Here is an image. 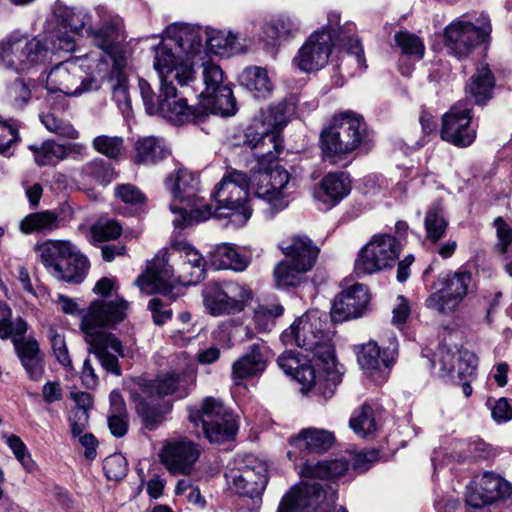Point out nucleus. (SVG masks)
Instances as JSON below:
<instances>
[{"label":"nucleus","instance_id":"59","mask_svg":"<svg viewBox=\"0 0 512 512\" xmlns=\"http://www.w3.org/2000/svg\"><path fill=\"white\" fill-rule=\"evenodd\" d=\"M202 74L205 89L200 94L201 98L217 92L222 87H229L228 85L223 84L224 74L222 69L214 63H203Z\"/></svg>","mask_w":512,"mask_h":512},{"label":"nucleus","instance_id":"20","mask_svg":"<svg viewBox=\"0 0 512 512\" xmlns=\"http://www.w3.org/2000/svg\"><path fill=\"white\" fill-rule=\"evenodd\" d=\"M369 300L368 289L365 285L359 283L352 285L335 298L331 309L332 321L344 322L361 317Z\"/></svg>","mask_w":512,"mask_h":512},{"label":"nucleus","instance_id":"14","mask_svg":"<svg viewBox=\"0 0 512 512\" xmlns=\"http://www.w3.org/2000/svg\"><path fill=\"white\" fill-rule=\"evenodd\" d=\"M402 250L401 243L390 234H377L358 252L354 272L358 277L393 267Z\"/></svg>","mask_w":512,"mask_h":512},{"label":"nucleus","instance_id":"44","mask_svg":"<svg viewBox=\"0 0 512 512\" xmlns=\"http://www.w3.org/2000/svg\"><path fill=\"white\" fill-rule=\"evenodd\" d=\"M212 264L216 269L243 271L248 262L232 245L222 244L217 246L212 253Z\"/></svg>","mask_w":512,"mask_h":512},{"label":"nucleus","instance_id":"47","mask_svg":"<svg viewBox=\"0 0 512 512\" xmlns=\"http://www.w3.org/2000/svg\"><path fill=\"white\" fill-rule=\"evenodd\" d=\"M28 149L33 153L34 162L40 167L56 166L62 161L61 144L54 140H45L40 144H30Z\"/></svg>","mask_w":512,"mask_h":512},{"label":"nucleus","instance_id":"5","mask_svg":"<svg viewBox=\"0 0 512 512\" xmlns=\"http://www.w3.org/2000/svg\"><path fill=\"white\" fill-rule=\"evenodd\" d=\"M371 141L367 125L361 115L346 111L332 117L320 134L323 158L332 164Z\"/></svg>","mask_w":512,"mask_h":512},{"label":"nucleus","instance_id":"24","mask_svg":"<svg viewBox=\"0 0 512 512\" xmlns=\"http://www.w3.org/2000/svg\"><path fill=\"white\" fill-rule=\"evenodd\" d=\"M327 19L328 23L326 27L321 30L331 33L334 41H336V45L346 49L348 62H354L360 70H364L367 67L364 51L359 40L348 35V32L351 31L350 27H347V31L342 27H338L336 31L335 27H337L340 22V14L337 12H329Z\"/></svg>","mask_w":512,"mask_h":512},{"label":"nucleus","instance_id":"19","mask_svg":"<svg viewBox=\"0 0 512 512\" xmlns=\"http://www.w3.org/2000/svg\"><path fill=\"white\" fill-rule=\"evenodd\" d=\"M470 109L453 106L442 118L441 138L457 147H468L476 133L470 127Z\"/></svg>","mask_w":512,"mask_h":512},{"label":"nucleus","instance_id":"7","mask_svg":"<svg viewBox=\"0 0 512 512\" xmlns=\"http://www.w3.org/2000/svg\"><path fill=\"white\" fill-rule=\"evenodd\" d=\"M277 365L286 375L291 376L301 385L303 393L322 397L324 400L333 396L342 380L337 370H330L328 367L325 374H316L311 360L293 350L280 354Z\"/></svg>","mask_w":512,"mask_h":512},{"label":"nucleus","instance_id":"37","mask_svg":"<svg viewBox=\"0 0 512 512\" xmlns=\"http://www.w3.org/2000/svg\"><path fill=\"white\" fill-rule=\"evenodd\" d=\"M240 83L255 97L265 98L272 93L273 84L267 70L262 67H247L240 75Z\"/></svg>","mask_w":512,"mask_h":512},{"label":"nucleus","instance_id":"30","mask_svg":"<svg viewBox=\"0 0 512 512\" xmlns=\"http://www.w3.org/2000/svg\"><path fill=\"white\" fill-rule=\"evenodd\" d=\"M71 249H73V243L65 240H49L39 246L40 261L54 278L61 275V268L65 259L69 257Z\"/></svg>","mask_w":512,"mask_h":512},{"label":"nucleus","instance_id":"60","mask_svg":"<svg viewBox=\"0 0 512 512\" xmlns=\"http://www.w3.org/2000/svg\"><path fill=\"white\" fill-rule=\"evenodd\" d=\"M40 119L48 131L55 133L60 137L73 140L79 138V132L74 128V126L68 121L58 118L54 113L43 114L40 116Z\"/></svg>","mask_w":512,"mask_h":512},{"label":"nucleus","instance_id":"16","mask_svg":"<svg viewBox=\"0 0 512 512\" xmlns=\"http://www.w3.org/2000/svg\"><path fill=\"white\" fill-rule=\"evenodd\" d=\"M79 62V59H68L55 65L47 76V90L52 93L61 92L67 96H78L84 92L98 90V81L94 77H84Z\"/></svg>","mask_w":512,"mask_h":512},{"label":"nucleus","instance_id":"63","mask_svg":"<svg viewBox=\"0 0 512 512\" xmlns=\"http://www.w3.org/2000/svg\"><path fill=\"white\" fill-rule=\"evenodd\" d=\"M5 438L6 444L23 468L28 472H32L36 468V463L28 452L25 443L16 435L5 436Z\"/></svg>","mask_w":512,"mask_h":512},{"label":"nucleus","instance_id":"23","mask_svg":"<svg viewBox=\"0 0 512 512\" xmlns=\"http://www.w3.org/2000/svg\"><path fill=\"white\" fill-rule=\"evenodd\" d=\"M277 124L276 120L270 122L261 132L255 131L252 126L246 130L244 146L251 150L258 165L274 162L283 148L279 136L269 133V128Z\"/></svg>","mask_w":512,"mask_h":512},{"label":"nucleus","instance_id":"4","mask_svg":"<svg viewBox=\"0 0 512 512\" xmlns=\"http://www.w3.org/2000/svg\"><path fill=\"white\" fill-rule=\"evenodd\" d=\"M349 468L345 459L305 463L300 471L303 481L281 499L277 512H314L326 499L324 488L316 479H336Z\"/></svg>","mask_w":512,"mask_h":512},{"label":"nucleus","instance_id":"26","mask_svg":"<svg viewBox=\"0 0 512 512\" xmlns=\"http://www.w3.org/2000/svg\"><path fill=\"white\" fill-rule=\"evenodd\" d=\"M88 34L94 45L113 59V65H115L116 60L125 63L124 57L120 55V44L125 39L120 21L111 20L106 22L97 30L90 29Z\"/></svg>","mask_w":512,"mask_h":512},{"label":"nucleus","instance_id":"10","mask_svg":"<svg viewBox=\"0 0 512 512\" xmlns=\"http://www.w3.org/2000/svg\"><path fill=\"white\" fill-rule=\"evenodd\" d=\"M176 272L177 275L164 259L157 260L148 265L146 273L137 278L136 284L147 294L167 295L177 283L184 286L199 283L206 271L195 266L179 265Z\"/></svg>","mask_w":512,"mask_h":512},{"label":"nucleus","instance_id":"53","mask_svg":"<svg viewBox=\"0 0 512 512\" xmlns=\"http://www.w3.org/2000/svg\"><path fill=\"white\" fill-rule=\"evenodd\" d=\"M309 270L300 267L298 264H293L288 259L279 262L274 268V278L277 286H296L302 274Z\"/></svg>","mask_w":512,"mask_h":512},{"label":"nucleus","instance_id":"21","mask_svg":"<svg viewBox=\"0 0 512 512\" xmlns=\"http://www.w3.org/2000/svg\"><path fill=\"white\" fill-rule=\"evenodd\" d=\"M199 455V446L182 438L169 442L162 450L161 459L171 473L189 474Z\"/></svg>","mask_w":512,"mask_h":512},{"label":"nucleus","instance_id":"15","mask_svg":"<svg viewBox=\"0 0 512 512\" xmlns=\"http://www.w3.org/2000/svg\"><path fill=\"white\" fill-rule=\"evenodd\" d=\"M492 27L487 14L481 13L477 24L457 20L449 24L444 31L445 45L455 56H468L480 43L490 37Z\"/></svg>","mask_w":512,"mask_h":512},{"label":"nucleus","instance_id":"9","mask_svg":"<svg viewBox=\"0 0 512 512\" xmlns=\"http://www.w3.org/2000/svg\"><path fill=\"white\" fill-rule=\"evenodd\" d=\"M471 282L472 274L464 267L439 275L425 307L442 316L455 313L469 293Z\"/></svg>","mask_w":512,"mask_h":512},{"label":"nucleus","instance_id":"28","mask_svg":"<svg viewBox=\"0 0 512 512\" xmlns=\"http://www.w3.org/2000/svg\"><path fill=\"white\" fill-rule=\"evenodd\" d=\"M397 343L391 342L383 350L376 342L364 344L358 352L357 360L362 369L369 372L380 370L381 367L389 368L397 355Z\"/></svg>","mask_w":512,"mask_h":512},{"label":"nucleus","instance_id":"8","mask_svg":"<svg viewBox=\"0 0 512 512\" xmlns=\"http://www.w3.org/2000/svg\"><path fill=\"white\" fill-rule=\"evenodd\" d=\"M189 420L195 427L201 426L203 435L210 442L230 440L238 430L234 414L211 396L205 397L199 406L189 409Z\"/></svg>","mask_w":512,"mask_h":512},{"label":"nucleus","instance_id":"29","mask_svg":"<svg viewBox=\"0 0 512 512\" xmlns=\"http://www.w3.org/2000/svg\"><path fill=\"white\" fill-rule=\"evenodd\" d=\"M290 445L301 451L323 453L329 450L334 442L333 432L314 427L302 429L299 434L290 438Z\"/></svg>","mask_w":512,"mask_h":512},{"label":"nucleus","instance_id":"48","mask_svg":"<svg viewBox=\"0 0 512 512\" xmlns=\"http://www.w3.org/2000/svg\"><path fill=\"white\" fill-rule=\"evenodd\" d=\"M200 30V35L202 36V41L204 40L209 46L210 50L215 54H225L226 52H237L239 48L237 47L238 37L232 33H224L220 30H211L203 32L199 27H196Z\"/></svg>","mask_w":512,"mask_h":512},{"label":"nucleus","instance_id":"17","mask_svg":"<svg viewBox=\"0 0 512 512\" xmlns=\"http://www.w3.org/2000/svg\"><path fill=\"white\" fill-rule=\"evenodd\" d=\"M238 494L247 496L258 504L268 483V466L254 455H246L237 469L226 474Z\"/></svg>","mask_w":512,"mask_h":512},{"label":"nucleus","instance_id":"64","mask_svg":"<svg viewBox=\"0 0 512 512\" xmlns=\"http://www.w3.org/2000/svg\"><path fill=\"white\" fill-rule=\"evenodd\" d=\"M32 89L30 83L16 79L7 88V96L12 105L23 108L31 99Z\"/></svg>","mask_w":512,"mask_h":512},{"label":"nucleus","instance_id":"3","mask_svg":"<svg viewBox=\"0 0 512 512\" xmlns=\"http://www.w3.org/2000/svg\"><path fill=\"white\" fill-rule=\"evenodd\" d=\"M166 37L155 47L154 69L160 81L181 87L195 81V71L188 58L202 48L200 30L187 24L170 25L165 30Z\"/></svg>","mask_w":512,"mask_h":512},{"label":"nucleus","instance_id":"25","mask_svg":"<svg viewBox=\"0 0 512 512\" xmlns=\"http://www.w3.org/2000/svg\"><path fill=\"white\" fill-rule=\"evenodd\" d=\"M279 248L293 264L311 270L319 255V248L307 236L295 235L283 240Z\"/></svg>","mask_w":512,"mask_h":512},{"label":"nucleus","instance_id":"57","mask_svg":"<svg viewBox=\"0 0 512 512\" xmlns=\"http://www.w3.org/2000/svg\"><path fill=\"white\" fill-rule=\"evenodd\" d=\"M23 35L20 31H13L0 40V65L13 70L14 57L19 50Z\"/></svg>","mask_w":512,"mask_h":512},{"label":"nucleus","instance_id":"45","mask_svg":"<svg viewBox=\"0 0 512 512\" xmlns=\"http://www.w3.org/2000/svg\"><path fill=\"white\" fill-rule=\"evenodd\" d=\"M131 399L144 426L149 430L156 429L163 421V411L158 406L151 405L148 402L149 398L141 392L132 391Z\"/></svg>","mask_w":512,"mask_h":512},{"label":"nucleus","instance_id":"11","mask_svg":"<svg viewBox=\"0 0 512 512\" xmlns=\"http://www.w3.org/2000/svg\"><path fill=\"white\" fill-rule=\"evenodd\" d=\"M139 90L147 113L160 114L167 119L190 121L196 117V109L188 105L185 97H178L176 87L171 82L160 81L157 95L149 82L139 79Z\"/></svg>","mask_w":512,"mask_h":512},{"label":"nucleus","instance_id":"36","mask_svg":"<svg viewBox=\"0 0 512 512\" xmlns=\"http://www.w3.org/2000/svg\"><path fill=\"white\" fill-rule=\"evenodd\" d=\"M201 103L206 111L223 117L232 116L237 111L236 99L230 87H222L201 98Z\"/></svg>","mask_w":512,"mask_h":512},{"label":"nucleus","instance_id":"46","mask_svg":"<svg viewBox=\"0 0 512 512\" xmlns=\"http://www.w3.org/2000/svg\"><path fill=\"white\" fill-rule=\"evenodd\" d=\"M477 486L485 493L491 503L511 494L512 488L502 477L492 472H485L477 480Z\"/></svg>","mask_w":512,"mask_h":512},{"label":"nucleus","instance_id":"52","mask_svg":"<svg viewBox=\"0 0 512 512\" xmlns=\"http://www.w3.org/2000/svg\"><path fill=\"white\" fill-rule=\"evenodd\" d=\"M424 224L428 239L436 242L442 238L448 223L444 217L443 207L440 203H433L429 206Z\"/></svg>","mask_w":512,"mask_h":512},{"label":"nucleus","instance_id":"2","mask_svg":"<svg viewBox=\"0 0 512 512\" xmlns=\"http://www.w3.org/2000/svg\"><path fill=\"white\" fill-rule=\"evenodd\" d=\"M128 303L124 299L106 301L96 299L82 315L80 328L89 345L88 352L94 354L103 370L116 376L121 375L119 358L124 356L121 341L104 328H112L123 321Z\"/></svg>","mask_w":512,"mask_h":512},{"label":"nucleus","instance_id":"33","mask_svg":"<svg viewBox=\"0 0 512 512\" xmlns=\"http://www.w3.org/2000/svg\"><path fill=\"white\" fill-rule=\"evenodd\" d=\"M495 86L494 76L487 64H480L470 82L466 85V92L477 105L486 104L491 98Z\"/></svg>","mask_w":512,"mask_h":512},{"label":"nucleus","instance_id":"22","mask_svg":"<svg viewBox=\"0 0 512 512\" xmlns=\"http://www.w3.org/2000/svg\"><path fill=\"white\" fill-rule=\"evenodd\" d=\"M270 358L271 350L263 341L253 343L241 357L234 361L233 380L239 384L241 380L261 375L266 370Z\"/></svg>","mask_w":512,"mask_h":512},{"label":"nucleus","instance_id":"62","mask_svg":"<svg viewBox=\"0 0 512 512\" xmlns=\"http://www.w3.org/2000/svg\"><path fill=\"white\" fill-rule=\"evenodd\" d=\"M47 337L50 340L53 353L57 361L68 370H72V360L66 346L65 338L57 330L50 326L47 330Z\"/></svg>","mask_w":512,"mask_h":512},{"label":"nucleus","instance_id":"39","mask_svg":"<svg viewBox=\"0 0 512 512\" xmlns=\"http://www.w3.org/2000/svg\"><path fill=\"white\" fill-rule=\"evenodd\" d=\"M69 257L64 261L60 274L57 280L65 282L80 283L85 278L88 269L89 261L86 256L80 253V250L73 244Z\"/></svg>","mask_w":512,"mask_h":512},{"label":"nucleus","instance_id":"54","mask_svg":"<svg viewBox=\"0 0 512 512\" xmlns=\"http://www.w3.org/2000/svg\"><path fill=\"white\" fill-rule=\"evenodd\" d=\"M122 233V226L116 220H99L90 227L91 243L98 245L117 239Z\"/></svg>","mask_w":512,"mask_h":512},{"label":"nucleus","instance_id":"42","mask_svg":"<svg viewBox=\"0 0 512 512\" xmlns=\"http://www.w3.org/2000/svg\"><path fill=\"white\" fill-rule=\"evenodd\" d=\"M108 427L115 437H123L128 430V420L125 402L117 391L110 393V412L108 416Z\"/></svg>","mask_w":512,"mask_h":512},{"label":"nucleus","instance_id":"49","mask_svg":"<svg viewBox=\"0 0 512 512\" xmlns=\"http://www.w3.org/2000/svg\"><path fill=\"white\" fill-rule=\"evenodd\" d=\"M58 227V216L51 211L32 213L26 216L20 224L22 232L26 234L42 231H51Z\"/></svg>","mask_w":512,"mask_h":512},{"label":"nucleus","instance_id":"1","mask_svg":"<svg viewBox=\"0 0 512 512\" xmlns=\"http://www.w3.org/2000/svg\"><path fill=\"white\" fill-rule=\"evenodd\" d=\"M212 198L216 202L214 210L206 204L187 212L185 208L171 204V212L179 214V217L173 220L175 227L185 228L214 216L219 219L227 218L228 225L240 228L250 219L252 210L249 199V179L246 173L236 169L229 170L216 185Z\"/></svg>","mask_w":512,"mask_h":512},{"label":"nucleus","instance_id":"55","mask_svg":"<svg viewBox=\"0 0 512 512\" xmlns=\"http://www.w3.org/2000/svg\"><path fill=\"white\" fill-rule=\"evenodd\" d=\"M77 33L70 32V29H64L59 21H56L55 28L44 34L49 45L51 46V52L54 51H65L72 52L75 49L76 43L74 36Z\"/></svg>","mask_w":512,"mask_h":512},{"label":"nucleus","instance_id":"38","mask_svg":"<svg viewBox=\"0 0 512 512\" xmlns=\"http://www.w3.org/2000/svg\"><path fill=\"white\" fill-rule=\"evenodd\" d=\"M163 143L155 137H143L135 143L134 160L137 164L153 165L168 155Z\"/></svg>","mask_w":512,"mask_h":512},{"label":"nucleus","instance_id":"43","mask_svg":"<svg viewBox=\"0 0 512 512\" xmlns=\"http://www.w3.org/2000/svg\"><path fill=\"white\" fill-rule=\"evenodd\" d=\"M301 29L299 20L290 15H280L264 28L267 37L273 40H287L295 37Z\"/></svg>","mask_w":512,"mask_h":512},{"label":"nucleus","instance_id":"31","mask_svg":"<svg viewBox=\"0 0 512 512\" xmlns=\"http://www.w3.org/2000/svg\"><path fill=\"white\" fill-rule=\"evenodd\" d=\"M266 178H269V176L265 169L259 167L254 179L255 195L268 203L273 215L284 210L288 206L289 200L285 192L274 188L271 181Z\"/></svg>","mask_w":512,"mask_h":512},{"label":"nucleus","instance_id":"13","mask_svg":"<svg viewBox=\"0 0 512 512\" xmlns=\"http://www.w3.org/2000/svg\"><path fill=\"white\" fill-rule=\"evenodd\" d=\"M201 295L205 310L215 317L240 313L252 299L249 287L234 281L208 282Z\"/></svg>","mask_w":512,"mask_h":512},{"label":"nucleus","instance_id":"51","mask_svg":"<svg viewBox=\"0 0 512 512\" xmlns=\"http://www.w3.org/2000/svg\"><path fill=\"white\" fill-rule=\"evenodd\" d=\"M51 55V46L44 35H38L31 39L26 36L28 69L36 65L44 64L50 59Z\"/></svg>","mask_w":512,"mask_h":512},{"label":"nucleus","instance_id":"56","mask_svg":"<svg viewBox=\"0 0 512 512\" xmlns=\"http://www.w3.org/2000/svg\"><path fill=\"white\" fill-rule=\"evenodd\" d=\"M92 148L111 160H118L124 149V140L119 136L99 135L91 142Z\"/></svg>","mask_w":512,"mask_h":512},{"label":"nucleus","instance_id":"40","mask_svg":"<svg viewBox=\"0 0 512 512\" xmlns=\"http://www.w3.org/2000/svg\"><path fill=\"white\" fill-rule=\"evenodd\" d=\"M198 190V177L193 172L179 169L171 188L174 198L180 202L186 201L189 205H193L197 201Z\"/></svg>","mask_w":512,"mask_h":512},{"label":"nucleus","instance_id":"50","mask_svg":"<svg viewBox=\"0 0 512 512\" xmlns=\"http://www.w3.org/2000/svg\"><path fill=\"white\" fill-rule=\"evenodd\" d=\"M349 425L355 434L362 438L375 432L377 426L373 408L367 403L363 404L352 414Z\"/></svg>","mask_w":512,"mask_h":512},{"label":"nucleus","instance_id":"12","mask_svg":"<svg viewBox=\"0 0 512 512\" xmlns=\"http://www.w3.org/2000/svg\"><path fill=\"white\" fill-rule=\"evenodd\" d=\"M139 90L147 113L160 114L167 119L190 121L196 117V109L188 105L185 97H178L176 87L171 82L160 81L157 95L149 82L139 79Z\"/></svg>","mask_w":512,"mask_h":512},{"label":"nucleus","instance_id":"6","mask_svg":"<svg viewBox=\"0 0 512 512\" xmlns=\"http://www.w3.org/2000/svg\"><path fill=\"white\" fill-rule=\"evenodd\" d=\"M326 321L321 319L319 312L309 311L297 318L291 326L281 334L285 345H297L314 356L325 365H334L335 354L330 332L325 329Z\"/></svg>","mask_w":512,"mask_h":512},{"label":"nucleus","instance_id":"32","mask_svg":"<svg viewBox=\"0 0 512 512\" xmlns=\"http://www.w3.org/2000/svg\"><path fill=\"white\" fill-rule=\"evenodd\" d=\"M350 192V182L343 172L328 173L321 181L320 190L316 197L328 204L335 206Z\"/></svg>","mask_w":512,"mask_h":512},{"label":"nucleus","instance_id":"34","mask_svg":"<svg viewBox=\"0 0 512 512\" xmlns=\"http://www.w3.org/2000/svg\"><path fill=\"white\" fill-rule=\"evenodd\" d=\"M125 65L123 61L120 62L116 60L108 76L113 99L123 115L129 114L131 110L127 78L124 74Z\"/></svg>","mask_w":512,"mask_h":512},{"label":"nucleus","instance_id":"41","mask_svg":"<svg viewBox=\"0 0 512 512\" xmlns=\"http://www.w3.org/2000/svg\"><path fill=\"white\" fill-rule=\"evenodd\" d=\"M179 385V376L166 374L151 381L139 383V392L149 399L162 398L173 394Z\"/></svg>","mask_w":512,"mask_h":512},{"label":"nucleus","instance_id":"18","mask_svg":"<svg viewBox=\"0 0 512 512\" xmlns=\"http://www.w3.org/2000/svg\"><path fill=\"white\" fill-rule=\"evenodd\" d=\"M336 45L331 33L318 30L311 34L300 47L293 59L294 65L303 72L318 71L327 63L333 46Z\"/></svg>","mask_w":512,"mask_h":512},{"label":"nucleus","instance_id":"58","mask_svg":"<svg viewBox=\"0 0 512 512\" xmlns=\"http://www.w3.org/2000/svg\"><path fill=\"white\" fill-rule=\"evenodd\" d=\"M394 39L403 54L414 56L418 60L423 58L425 46L423 41L415 34L408 31H399L395 34Z\"/></svg>","mask_w":512,"mask_h":512},{"label":"nucleus","instance_id":"35","mask_svg":"<svg viewBox=\"0 0 512 512\" xmlns=\"http://www.w3.org/2000/svg\"><path fill=\"white\" fill-rule=\"evenodd\" d=\"M55 18L64 29H70L73 33L79 34L83 30L89 32L91 29L92 17L81 7H58L55 10Z\"/></svg>","mask_w":512,"mask_h":512},{"label":"nucleus","instance_id":"61","mask_svg":"<svg viewBox=\"0 0 512 512\" xmlns=\"http://www.w3.org/2000/svg\"><path fill=\"white\" fill-rule=\"evenodd\" d=\"M115 196L125 204L137 209L142 208L147 201L145 194L133 184H118L114 188Z\"/></svg>","mask_w":512,"mask_h":512},{"label":"nucleus","instance_id":"27","mask_svg":"<svg viewBox=\"0 0 512 512\" xmlns=\"http://www.w3.org/2000/svg\"><path fill=\"white\" fill-rule=\"evenodd\" d=\"M115 178L116 172L113 165L101 158H94L88 161L75 171L73 175V181L82 189H87L94 184L105 186Z\"/></svg>","mask_w":512,"mask_h":512}]
</instances>
